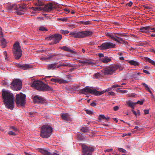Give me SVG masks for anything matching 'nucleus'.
<instances>
[{
  "label": "nucleus",
  "mask_w": 155,
  "mask_h": 155,
  "mask_svg": "<svg viewBox=\"0 0 155 155\" xmlns=\"http://www.w3.org/2000/svg\"><path fill=\"white\" fill-rule=\"evenodd\" d=\"M17 12L18 13V14L19 15H21L23 14V12H20V11H18V12Z\"/></svg>",
  "instance_id": "62"
},
{
  "label": "nucleus",
  "mask_w": 155,
  "mask_h": 155,
  "mask_svg": "<svg viewBox=\"0 0 155 155\" xmlns=\"http://www.w3.org/2000/svg\"><path fill=\"white\" fill-rule=\"evenodd\" d=\"M52 131V128L50 126L45 125L41 127L40 136L43 138H48L51 136Z\"/></svg>",
  "instance_id": "3"
},
{
  "label": "nucleus",
  "mask_w": 155,
  "mask_h": 155,
  "mask_svg": "<svg viewBox=\"0 0 155 155\" xmlns=\"http://www.w3.org/2000/svg\"><path fill=\"white\" fill-rule=\"evenodd\" d=\"M120 66L119 65H114L105 68L101 72L105 75H109L112 74L113 72L115 71L117 69L120 68Z\"/></svg>",
  "instance_id": "7"
},
{
  "label": "nucleus",
  "mask_w": 155,
  "mask_h": 155,
  "mask_svg": "<svg viewBox=\"0 0 155 155\" xmlns=\"http://www.w3.org/2000/svg\"><path fill=\"white\" fill-rule=\"evenodd\" d=\"M8 134L10 135L15 136L16 135V133L12 131H9L8 132Z\"/></svg>",
  "instance_id": "40"
},
{
  "label": "nucleus",
  "mask_w": 155,
  "mask_h": 155,
  "mask_svg": "<svg viewBox=\"0 0 155 155\" xmlns=\"http://www.w3.org/2000/svg\"><path fill=\"white\" fill-rule=\"evenodd\" d=\"M115 44L110 42H107L102 43L100 46V48L101 50H105L109 48H115Z\"/></svg>",
  "instance_id": "12"
},
{
  "label": "nucleus",
  "mask_w": 155,
  "mask_h": 155,
  "mask_svg": "<svg viewBox=\"0 0 155 155\" xmlns=\"http://www.w3.org/2000/svg\"><path fill=\"white\" fill-rule=\"evenodd\" d=\"M80 23L82 24L86 25H90L91 24V21H80Z\"/></svg>",
  "instance_id": "30"
},
{
  "label": "nucleus",
  "mask_w": 155,
  "mask_h": 155,
  "mask_svg": "<svg viewBox=\"0 0 155 155\" xmlns=\"http://www.w3.org/2000/svg\"><path fill=\"white\" fill-rule=\"evenodd\" d=\"M144 112L145 114H149V110H144Z\"/></svg>",
  "instance_id": "55"
},
{
  "label": "nucleus",
  "mask_w": 155,
  "mask_h": 155,
  "mask_svg": "<svg viewBox=\"0 0 155 155\" xmlns=\"http://www.w3.org/2000/svg\"><path fill=\"white\" fill-rule=\"evenodd\" d=\"M105 118H106V117L104 115L102 114L99 115V120H101V119H105Z\"/></svg>",
  "instance_id": "43"
},
{
  "label": "nucleus",
  "mask_w": 155,
  "mask_h": 155,
  "mask_svg": "<svg viewBox=\"0 0 155 155\" xmlns=\"http://www.w3.org/2000/svg\"><path fill=\"white\" fill-rule=\"evenodd\" d=\"M60 20L61 21H67L68 19L67 18H61L60 19Z\"/></svg>",
  "instance_id": "49"
},
{
  "label": "nucleus",
  "mask_w": 155,
  "mask_h": 155,
  "mask_svg": "<svg viewBox=\"0 0 155 155\" xmlns=\"http://www.w3.org/2000/svg\"><path fill=\"white\" fill-rule=\"evenodd\" d=\"M82 149L83 153L84 155H92L94 151L93 147L85 145L82 146Z\"/></svg>",
  "instance_id": "11"
},
{
  "label": "nucleus",
  "mask_w": 155,
  "mask_h": 155,
  "mask_svg": "<svg viewBox=\"0 0 155 155\" xmlns=\"http://www.w3.org/2000/svg\"><path fill=\"white\" fill-rule=\"evenodd\" d=\"M127 104L130 107L134 109V106L136 104V103L135 102L133 103L130 101H128L127 103Z\"/></svg>",
  "instance_id": "29"
},
{
  "label": "nucleus",
  "mask_w": 155,
  "mask_h": 155,
  "mask_svg": "<svg viewBox=\"0 0 155 155\" xmlns=\"http://www.w3.org/2000/svg\"><path fill=\"white\" fill-rule=\"evenodd\" d=\"M41 153L44 155H51V153L48 150L44 149H41Z\"/></svg>",
  "instance_id": "26"
},
{
  "label": "nucleus",
  "mask_w": 155,
  "mask_h": 155,
  "mask_svg": "<svg viewBox=\"0 0 155 155\" xmlns=\"http://www.w3.org/2000/svg\"><path fill=\"white\" fill-rule=\"evenodd\" d=\"M16 102L18 105L24 106L25 104L26 95L22 93L18 94L16 96Z\"/></svg>",
  "instance_id": "9"
},
{
  "label": "nucleus",
  "mask_w": 155,
  "mask_h": 155,
  "mask_svg": "<svg viewBox=\"0 0 155 155\" xmlns=\"http://www.w3.org/2000/svg\"><path fill=\"white\" fill-rule=\"evenodd\" d=\"M39 30L42 31H48V29L47 28L43 26L39 28Z\"/></svg>",
  "instance_id": "42"
},
{
  "label": "nucleus",
  "mask_w": 155,
  "mask_h": 155,
  "mask_svg": "<svg viewBox=\"0 0 155 155\" xmlns=\"http://www.w3.org/2000/svg\"><path fill=\"white\" fill-rule=\"evenodd\" d=\"M132 112H133V114L134 115H135V116H137V114L136 112L134 111V110L133 109H132Z\"/></svg>",
  "instance_id": "61"
},
{
  "label": "nucleus",
  "mask_w": 155,
  "mask_h": 155,
  "mask_svg": "<svg viewBox=\"0 0 155 155\" xmlns=\"http://www.w3.org/2000/svg\"><path fill=\"white\" fill-rule=\"evenodd\" d=\"M86 113L89 115L92 114H93L92 112L91 111L88 110H86Z\"/></svg>",
  "instance_id": "47"
},
{
  "label": "nucleus",
  "mask_w": 155,
  "mask_h": 155,
  "mask_svg": "<svg viewBox=\"0 0 155 155\" xmlns=\"http://www.w3.org/2000/svg\"><path fill=\"white\" fill-rule=\"evenodd\" d=\"M16 66L18 67L21 68V69L24 70L31 68V65L27 64H17Z\"/></svg>",
  "instance_id": "15"
},
{
  "label": "nucleus",
  "mask_w": 155,
  "mask_h": 155,
  "mask_svg": "<svg viewBox=\"0 0 155 155\" xmlns=\"http://www.w3.org/2000/svg\"><path fill=\"white\" fill-rule=\"evenodd\" d=\"M128 63L130 64L135 66H138L139 64L138 62L133 60H131L129 61Z\"/></svg>",
  "instance_id": "27"
},
{
  "label": "nucleus",
  "mask_w": 155,
  "mask_h": 155,
  "mask_svg": "<svg viewBox=\"0 0 155 155\" xmlns=\"http://www.w3.org/2000/svg\"><path fill=\"white\" fill-rule=\"evenodd\" d=\"M62 66L64 67H72L73 66L72 64L70 63H64L62 64Z\"/></svg>",
  "instance_id": "35"
},
{
  "label": "nucleus",
  "mask_w": 155,
  "mask_h": 155,
  "mask_svg": "<svg viewBox=\"0 0 155 155\" xmlns=\"http://www.w3.org/2000/svg\"><path fill=\"white\" fill-rule=\"evenodd\" d=\"M113 150V149L112 148H110V149H108L105 150L104 151L105 152H111Z\"/></svg>",
  "instance_id": "52"
},
{
  "label": "nucleus",
  "mask_w": 155,
  "mask_h": 155,
  "mask_svg": "<svg viewBox=\"0 0 155 155\" xmlns=\"http://www.w3.org/2000/svg\"><path fill=\"white\" fill-rule=\"evenodd\" d=\"M108 94L110 95L114 96L115 94V93L112 91H111L110 92H109L108 93Z\"/></svg>",
  "instance_id": "54"
},
{
  "label": "nucleus",
  "mask_w": 155,
  "mask_h": 155,
  "mask_svg": "<svg viewBox=\"0 0 155 155\" xmlns=\"http://www.w3.org/2000/svg\"><path fill=\"white\" fill-rule=\"evenodd\" d=\"M60 32L61 33L64 35H65L66 34H68L69 32L68 31L64 30H61L60 31Z\"/></svg>",
  "instance_id": "36"
},
{
  "label": "nucleus",
  "mask_w": 155,
  "mask_h": 155,
  "mask_svg": "<svg viewBox=\"0 0 155 155\" xmlns=\"http://www.w3.org/2000/svg\"><path fill=\"white\" fill-rule=\"evenodd\" d=\"M52 8V4H47L43 8V10L46 12H49L51 11Z\"/></svg>",
  "instance_id": "21"
},
{
  "label": "nucleus",
  "mask_w": 155,
  "mask_h": 155,
  "mask_svg": "<svg viewBox=\"0 0 155 155\" xmlns=\"http://www.w3.org/2000/svg\"><path fill=\"white\" fill-rule=\"evenodd\" d=\"M112 88H114L115 87H120V85H113L112 86Z\"/></svg>",
  "instance_id": "60"
},
{
  "label": "nucleus",
  "mask_w": 155,
  "mask_h": 155,
  "mask_svg": "<svg viewBox=\"0 0 155 155\" xmlns=\"http://www.w3.org/2000/svg\"><path fill=\"white\" fill-rule=\"evenodd\" d=\"M61 49L66 51L70 52L72 54H74L75 53V51L74 50H72L70 48L67 47L66 46L61 47Z\"/></svg>",
  "instance_id": "20"
},
{
  "label": "nucleus",
  "mask_w": 155,
  "mask_h": 155,
  "mask_svg": "<svg viewBox=\"0 0 155 155\" xmlns=\"http://www.w3.org/2000/svg\"><path fill=\"white\" fill-rule=\"evenodd\" d=\"M38 6H42L44 5V4L42 2H38L37 4Z\"/></svg>",
  "instance_id": "51"
},
{
  "label": "nucleus",
  "mask_w": 155,
  "mask_h": 155,
  "mask_svg": "<svg viewBox=\"0 0 155 155\" xmlns=\"http://www.w3.org/2000/svg\"><path fill=\"white\" fill-rule=\"evenodd\" d=\"M62 37V35H61L59 34H54L53 44H56L58 43L61 39Z\"/></svg>",
  "instance_id": "14"
},
{
  "label": "nucleus",
  "mask_w": 155,
  "mask_h": 155,
  "mask_svg": "<svg viewBox=\"0 0 155 155\" xmlns=\"http://www.w3.org/2000/svg\"><path fill=\"white\" fill-rule=\"evenodd\" d=\"M11 128V129H13L14 131L15 132H16L18 130L17 129L14 127H12Z\"/></svg>",
  "instance_id": "50"
},
{
  "label": "nucleus",
  "mask_w": 155,
  "mask_h": 155,
  "mask_svg": "<svg viewBox=\"0 0 155 155\" xmlns=\"http://www.w3.org/2000/svg\"><path fill=\"white\" fill-rule=\"evenodd\" d=\"M111 58L108 57L107 56H105L101 59V61L104 63H107L111 61Z\"/></svg>",
  "instance_id": "22"
},
{
  "label": "nucleus",
  "mask_w": 155,
  "mask_h": 155,
  "mask_svg": "<svg viewBox=\"0 0 155 155\" xmlns=\"http://www.w3.org/2000/svg\"><path fill=\"white\" fill-rule=\"evenodd\" d=\"M144 60L146 61H148L150 63H151L152 65L155 66V61L151 60L149 58L147 57H145L144 58Z\"/></svg>",
  "instance_id": "25"
},
{
  "label": "nucleus",
  "mask_w": 155,
  "mask_h": 155,
  "mask_svg": "<svg viewBox=\"0 0 155 155\" xmlns=\"http://www.w3.org/2000/svg\"><path fill=\"white\" fill-rule=\"evenodd\" d=\"M12 51L15 59H19L22 56V50L19 42H16L13 45Z\"/></svg>",
  "instance_id": "4"
},
{
  "label": "nucleus",
  "mask_w": 155,
  "mask_h": 155,
  "mask_svg": "<svg viewBox=\"0 0 155 155\" xmlns=\"http://www.w3.org/2000/svg\"><path fill=\"white\" fill-rule=\"evenodd\" d=\"M143 7H144V8L149 10L151 9V8L149 6H144Z\"/></svg>",
  "instance_id": "59"
},
{
  "label": "nucleus",
  "mask_w": 155,
  "mask_h": 155,
  "mask_svg": "<svg viewBox=\"0 0 155 155\" xmlns=\"http://www.w3.org/2000/svg\"><path fill=\"white\" fill-rule=\"evenodd\" d=\"M2 96L6 108L13 110L14 108V96L8 91L3 90Z\"/></svg>",
  "instance_id": "1"
},
{
  "label": "nucleus",
  "mask_w": 155,
  "mask_h": 155,
  "mask_svg": "<svg viewBox=\"0 0 155 155\" xmlns=\"http://www.w3.org/2000/svg\"><path fill=\"white\" fill-rule=\"evenodd\" d=\"M143 71L144 73H146L147 74H150L149 72L147 70H143Z\"/></svg>",
  "instance_id": "56"
},
{
  "label": "nucleus",
  "mask_w": 155,
  "mask_h": 155,
  "mask_svg": "<svg viewBox=\"0 0 155 155\" xmlns=\"http://www.w3.org/2000/svg\"><path fill=\"white\" fill-rule=\"evenodd\" d=\"M1 44L3 48H5L6 45V43L5 39L3 38H1Z\"/></svg>",
  "instance_id": "28"
},
{
  "label": "nucleus",
  "mask_w": 155,
  "mask_h": 155,
  "mask_svg": "<svg viewBox=\"0 0 155 155\" xmlns=\"http://www.w3.org/2000/svg\"><path fill=\"white\" fill-rule=\"evenodd\" d=\"M33 10L34 11H42L44 10L43 8L40 7H36L34 8Z\"/></svg>",
  "instance_id": "37"
},
{
  "label": "nucleus",
  "mask_w": 155,
  "mask_h": 155,
  "mask_svg": "<svg viewBox=\"0 0 155 155\" xmlns=\"http://www.w3.org/2000/svg\"><path fill=\"white\" fill-rule=\"evenodd\" d=\"M94 75L95 77L97 78H99L101 76V74L99 73H97L95 74Z\"/></svg>",
  "instance_id": "41"
},
{
  "label": "nucleus",
  "mask_w": 155,
  "mask_h": 155,
  "mask_svg": "<svg viewBox=\"0 0 155 155\" xmlns=\"http://www.w3.org/2000/svg\"><path fill=\"white\" fill-rule=\"evenodd\" d=\"M16 5H11L8 7V9L9 11H11L13 9L16 10Z\"/></svg>",
  "instance_id": "34"
},
{
  "label": "nucleus",
  "mask_w": 155,
  "mask_h": 155,
  "mask_svg": "<svg viewBox=\"0 0 155 155\" xmlns=\"http://www.w3.org/2000/svg\"><path fill=\"white\" fill-rule=\"evenodd\" d=\"M151 28V27L149 26H146L140 28V31L143 32H146L147 30H149Z\"/></svg>",
  "instance_id": "24"
},
{
  "label": "nucleus",
  "mask_w": 155,
  "mask_h": 155,
  "mask_svg": "<svg viewBox=\"0 0 155 155\" xmlns=\"http://www.w3.org/2000/svg\"><path fill=\"white\" fill-rule=\"evenodd\" d=\"M54 35H51L48 37V39L49 40H54Z\"/></svg>",
  "instance_id": "44"
},
{
  "label": "nucleus",
  "mask_w": 155,
  "mask_h": 155,
  "mask_svg": "<svg viewBox=\"0 0 155 155\" xmlns=\"http://www.w3.org/2000/svg\"><path fill=\"white\" fill-rule=\"evenodd\" d=\"M51 155H59L58 154H57L55 153L54 152L53 153H51Z\"/></svg>",
  "instance_id": "64"
},
{
  "label": "nucleus",
  "mask_w": 155,
  "mask_h": 155,
  "mask_svg": "<svg viewBox=\"0 0 155 155\" xmlns=\"http://www.w3.org/2000/svg\"><path fill=\"white\" fill-rule=\"evenodd\" d=\"M118 150L120 152H122L124 153H126L127 152L126 150L125 149L121 148H119L118 149Z\"/></svg>",
  "instance_id": "38"
},
{
  "label": "nucleus",
  "mask_w": 155,
  "mask_h": 155,
  "mask_svg": "<svg viewBox=\"0 0 155 155\" xmlns=\"http://www.w3.org/2000/svg\"><path fill=\"white\" fill-rule=\"evenodd\" d=\"M55 55H49L47 57H45L41 58L42 60H47L50 59V58H53Z\"/></svg>",
  "instance_id": "32"
},
{
  "label": "nucleus",
  "mask_w": 155,
  "mask_h": 155,
  "mask_svg": "<svg viewBox=\"0 0 155 155\" xmlns=\"http://www.w3.org/2000/svg\"><path fill=\"white\" fill-rule=\"evenodd\" d=\"M142 84L145 87V88H146V90H147V91H149L150 94H151L152 93V92L150 91V89L149 88V87L148 86V85H147V84H146L145 83H142Z\"/></svg>",
  "instance_id": "33"
},
{
  "label": "nucleus",
  "mask_w": 155,
  "mask_h": 155,
  "mask_svg": "<svg viewBox=\"0 0 155 155\" xmlns=\"http://www.w3.org/2000/svg\"><path fill=\"white\" fill-rule=\"evenodd\" d=\"M26 8L25 5H16V10L18 11H23V10L25 9Z\"/></svg>",
  "instance_id": "23"
},
{
  "label": "nucleus",
  "mask_w": 155,
  "mask_h": 155,
  "mask_svg": "<svg viewBox=\"0 0 155 155\" xmlns=\"http://www.w3.org/2000/svg\"><path fill=\"white\" fill-rule=\"evenodd\" d=\"M58 63L55 62L54 63L49 64H48L47 66V69L49 70H54L55 69Z\"/></svg>",
  "instance_id": "19"
},
{
  "label": "nucleus",
  "mask_w": 155,
  "mask_h": 155,
  "mask_svg": "<svg viewBox=\"0 0 155 155\" xmlns=\"http://www.w3.org/2000/svg\"><path fill=\"white\" fill-rule=\"evenodd\" d=\"M61 117L63 120L66 121H69L71 120L69 114L68 113L62 114L61 115Z\"/></svg>",
  "instance_id": "18"
},
{
  "label": "nucleus",
  "mask_w": 155,
  "mask_h": 155,
  "mask_svg": "<svg viewBox=\"0 0 155 155\" xmlns=\"http://www.w3.org/2000/svg\"><path fill=\"white\" fill-rule=\"evenodd\" d=\"M113 89V88H112V87H109V88L107 89L105 91H104V93L105 92H108L109 91H110L112 90Z\"/></svg>",
  "instance_id": "45"
},
{
  "label": "nucleus",
  "mask_w": 155,
  "mask_h": 155,
  "mask_svg": "<svg viewBox=\"0 0 155 155\" xmlns=\"http://www.w3.org/2000/svg\"><path fill=\"white\" fill-rule=\"evenodd\" d=\"M65 11L67 12H70V10L68 8H65L64 9Z\"/></svg>",
  "instance_id": "63"
},
{
  "label": "nucleus",
  "mask_w": 155,
  "mask_h": 155,
  "mask_svg": "<svg viewBox=\"0 0 155 155\" xmlns=\"http://www.w3.org/2000/svg\"><path fill=\"white\" fill-rule=\"evenodd\" d=\"M31 87L35 88L38 90L43 91L53 90V89L48 85L40 81H33Z\"/></svg>",
  "instance_id": "2"
},
{
  "label": "nucleus",
  "mask_w": 155,
  "mask_h": 155,
  "mask_svg": "<svg viewBox=\"0 0 155 155\" xmlns=\"http://www.w3.org/2000/svg\"><path fill=\"white\" fill-rule=\"evenodd\" d=\"M97 105V104L94 102H92L91 104L90 105L91 106L94 107L95 106Z\"/></svg>",
  "instance_id": "48"
},
{
  "label": "nucleus",
  "mask_w": 155,
  "mask_h": 155,
  "mask_svg": "<svg viewBox=\"0 0 155 155\" xmlns=\"http://www.w3.org/2000/svg\"><path fill=\"white\" fill-rule=\"evenodd\" d=\"M93 32L89 31H79L78 32H72L69 34V35L72 37L75 38H84L86 36L92 35Z\"/></svg>",
  "instance_id": "6"
},
{
  "label": "nucleus",
  "mask_w": 155,
  "mask_h": 155,
  "mask_svg": "<svg viewBox=\"0 0 155 155\" xmlns=\"http://www.w3.org/2000/svg\"><path fill=\"white\" fill-rule=\"evenodd\" d=\"M34 102L35 103L41 104L44 102V99L40 96L36 95L33 98Z\"/></svg>",
  "instance_id": "13"
},
{
  "label": "nucleus",
  "mask_w": 155,
  "mask_h": 155,
  "mask_svg": "<svg viewBox=\"0 0 155 155\" xmlns=\"http://www.w3.org/2000/svg\"><path fill=\"white\" fill-rule=\"evenodd\" d=\"M143 103V101H138L137 102H135L136 103V104H140V105H142Z\"/></svg>",
  "instance_id": "46"
},
{
  "label": "nucleus",
  "mask_w": 155,
  "mask_h": 155,
  "mask_svg": "<svg viewBox=\"0 0 155 155\" xmlns=\"http://www.w3.org/2000/svg\"><path fill=\"white\" fill-rule=\"evenodd\" d=\"M106 34V35L109 38L117 42L122 43L125 42V41L123 39L120 37V36H118L117 34L111 32H107Z\"/></svg>",
  "instance_id": "10"
},
{
  "label": "nucleus",
  "mask_w": 155,
  "mask_h": 155,
  "mask_svg": "<svg viewBox=\"0 0 155 155\" xmlns=\"http://www.w3.org/2000/svg\"><path fill=\"white\" fill-rule=\"evenodd\" d=\"M81 130L84 133L87 132L89 131V130L87 127H82L81 129Z\"/></svg>",
  "instance_id": "31"
},
{
  "label": "nucleus",
  "mask_w": 155,
  "mask_h": 155,
  "mask_svg": "<svg viewBox=\"0 0 155 155\" xmlns=\"http://www.w3.org/2000/svg\"><path fill=\"white\" fill-rule=\"evenodd\" d=\"M117 35L119 36L120 37H127V35L124 33H123L122 34H117Z\"/></svg>",
  "instance_id": "39"
},
{
  "label": "nucleus",
  "mask_w": 155,
  "mask_h": 155,
  "mask_svg": "<svg viewBox=\"0 0 155 155\" xmlns=\"http://www.w3.org/2000/svg\"><path fill=\"white\" fill-rule=\"evenodd\" d=\"M98 56L99 58H102L104 57V55L102 53H100L98 54Z\"/></svg>",
  "instance_id": "58"
},
{
  "label": "nucleus",
  "mask_w": 155,
  "mask_h": 155,
  "mask_svg": "<svg viewBox=\"0 0 155 155\" xmlns=\"http://www.w3.org/2000/svg\"><path fill=\"white\" fill-rule=\"evenodd\" d=\"M51 81L54 82H58L60 84L66 83H68L67 81L60 78H52L51 79Z\"/></svg>",
  "instance_id": "17"
},
{
  "label": "nucleus",
  "mask_w": 155,
  "mask_h": 155,
  "mask_svg": "<svg viewBox=\"0 0 155 155\" xmlns=\"http://www.w3.org/2000/svg\"><path fill=\"white\" fill-rule=\"evenodd\" d=\"M80 93L82 94H86L87 93H90L92 94H94L95 95H101L104 94V91L101 92L97 91L95 89L94 90L91 89L88 86L85 87L84 88L80 90L79 91Z\"/></svg>",
  "instance_id": "5"
},
{
  "label": "nucleus",
  "mask_w": 155,
  "mask_h": 155,
  "mask_svg": "<svg viewBox=\"0 0 155 155\" xmlns=\"http://www.w3.org/2000/svg\"><path fill=\"white\" fill-rule=\"evenodd\" d=\"M21 81L19 79L13 80L11 84L12 89L16 91L20 90L22 88Z\"/></svg>",
  "instance_id": "8"
},
{
  "label": "nucleus",
  "mask_w": 155,
  "mask_h": 155,
  "mask_svg": "<svg viewBox=\"0 0 155 155\" xmlns=\"http://www.w3.org/2000/svg\"><path fill=\"white\" fill-rule=\"evenodd\" d=\"M114 110L115 111H117L119 109V107L118 106H115L114 107Z\"/></svg>",
  "instance_id": "57"
},
{
  "label": "nucleus",
  "mask_w": 155,
  "mask_h": 155,
  "mask_svg": "<svg viewBox=\"0 0 155 155\" xmlns=\"http://www.w3.org/2000/svg\"><path fill=\"white\" fill-rule=\"evenodd\" d=\"M79 62L82 64H90L92 63L91 60L89 58H83L81 60H79Z\"/></svg>",
  "instance_id": "16"
},
{
  "label": "nucleus",
  "mask_w": 155,
  "mask_h": 155,
  "mask_svg": "<svg viewBox=\"0 0 155 155\" xmlns=\"http://www.w3.org/2000/svg\"><path fill=\"white\" fill-rule=\"evenodd\" d=\"M132 4H133L132 2L131 1H130V2L129 3H128L126 5H128L130 7L132 6Z\"/></svg>",
  "instance_id": "53"
}]
</instances>
